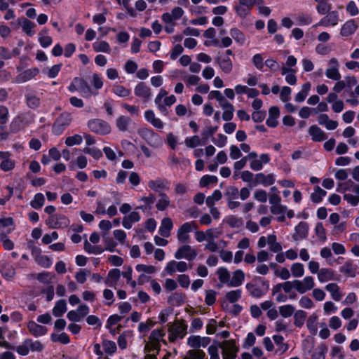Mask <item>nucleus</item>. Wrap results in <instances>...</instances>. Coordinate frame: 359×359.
I'll use <instances>...</instances> for the list:
<instances>
[{"instance_id":"f257e3e1","label":"nucleus","mask_w":359,"mask_h":359,"mask_svg":"<svg viewBox=\"0 0 359 359\" xmlns=\"http://www.w3.org/2000/svg\"><path fill=\"white\" fill-rule=\"evenodd\" d=\"M168 325L170 333L169 340L171 342L175 341L177 338H183L187 334V326L184 321H175Z\"/></svg>"},{"instance_id":"f03ea898","label":"nucleus","mask_w":359,"mask_h":359,"mask_svg":"<svg viewBox=\"0 0 359 359\" xmlns=\"http://www.w3.org/2000/svg\"><path fill=\"white\" fill-rule=\"evenodd\" d=\"M72 121L71 114L68 112L62 113L55 120L53 126V132L54 134L60 135L65 128L70 125Z\"/></svg>"},{"instance_id":"7ed1b4c3","label":"nucleus","mask_w":359,"mask_h":359,"mask_svg":"<svg viewBox=\"0 0 359 359\" xmlns=\"http://www.w3.org/2000/svg\"><path fill=\"white\" fill-rule=\"evenodd\" d=\"M223 359H236L238 348L233 340H225L219 344Z\"/></svg>"},{"instance_id":"20e7f679","label":"nucleus","mask_w":359,"mask_h":359,"mask_svg":"<svg viewBox=\"0 0 359 359\" xmlns=\"http://www.w3.org/2000/svg\"><path fill=\"white\" fill-rule=\"evenodd\" d=\"M88 126L92 132L101 135L108 134L111 131L110 126L101 119L90 120Z\"/></svg>"},{"instance_id":"39448f33","label":"nucleus","mask_w":359,"mask_h":359,"mask_svg":"<svg viewBox=\"0 0 359 359\" xmlns=\"http://www.w3.org/2000/svg\"><path fill=\"white\" fill-rule=\"evenodd\" d=\"M339 63L337 58L332 57L328 61V68L325 71V75L328 79L339 81L341 76L339 71Z\"/></svg>"},{"instance_id":"423d86ee","label":"nucleus","mask_w":359,"mask_h":359,"mask_svg":"<svg viewBox=\"0 0 359 359\" xmlns=\"http://www.w3.org/2000/svg\"><path fill=\"white\" fill-rule=\"evenodd\" d=\"M197 256L195 249L189 245H184L180 247L175 254V257L177 259L184 258L189 261L194 260Z\"/></svg>"},{"instance_id":"0eeeda50","label":"nucleus","mask_w":359,"mask_h":359,"mask_svg":"<svg viewBox=\"0 0 359 359\" xmlns=\"http://www.w3.org/2000/svg\"><path fill=\"white\" fill-rule=\"evenodd\" d=\"M294 283L296 290L300 294H304L311 290L315 286L314 280L312 276H306L302 280H294Z\"/></svg>"},{"instance_id":"6e6552de","label":"nucleus","mask_w":359,"mask_h":359,"mask_svg":"<svg viewBox=\"0 0 359 359\" xmlns=\"http://www.w3.org/2000/svg\"><path fill=\"white\" fill-rule=\"evenodd\" d=\"M210 342V339L206 337L191 336L187 339V344L192 349H200L206 347Z\"/></svg>"},{"instance_id":"1a4fd4ad","label":"nucleus","mask_w":359,"mask_h":359,"mask_svg":"<svg viewBox=\"0 0 359 359\" xmlns=\"http://www.w3.org/2000/svg\"><path fill=\"white\" fill-rule=\"evenodd\" d=\"M135 95L142 99L144 102L148 101L151 96V88L144 82H140L135 87Z\"/></svg>"},{"instance_id":"9d476101","label":"nucleus","mask_w":359,"mask_h":359,"mask_svg":"<svg viewBox=\"0 0 359 359\" xmlns=\"http://www.w3.org/2000/svg\"><path fill=\"white\" fill-rule=\"evenodd\" d=\"M39 73V70L38 68L28 69L17 76L15 79V81L17 83L27 82V81L34 78Z\"/></svg>"},{"instance_id":"9b49d317","label":"nucleus","mask_w":359,"mask_h":359,"mask_svg":"<svg viewBox=\"0 0 359 359\" xmlns=\"http://www.w3.org/2000/svg\"><path fill=\"white\" fill-rule=\"evenodd\" d=\"M339 20V15L337 11L329 12L326 16L323 18L316 26L322 25L325 27L335 26Z\"/></svg>"},{"instance_id":"f8f14e48","label":"nucleus","mask_w":359,"mask_h":359,"mask_svg":"<svg viewBox=\"0 0 359 359\" xmlns=\"http://www.w3.org/2000/svg\"><path fill=\"white\" fill-rule=\"evenodd\" d=\"M216 62L224 73L229 74L231 72L233 64L229 57L222 55L218 56L216 58Z\"/></svg>"},{"instance_id":"ddd939ff","label":"nucleus","mask_w":359,"mask_h":359,"mask_svg":"<svg viewBox=\"0 0 359 359\" xmlns=\"http://www.w3.org/2000/svg\"><path fill=\"white\" fill-rule=\"evenodd\" d=\"M275 182V176L273 174H269L265 175L264 173L260 172L255 175V183L261 184L265 187L273 184Z\"/></svg>"},{"instance_id":"4468645a","label":"nucleus","mask_w":359,"mask_h":359,"mask_svg":"<svg viewBox=\"0 0 359 359\" xmlns=\"http://www.w3.org/2000/svg\"><path fill=\"white\" fill-rule=\"evenodd\" d=\"M75 82L78 86V90H79L85 97H89L92 95L93 92L91 88L86 81L82 78H75Z\"/></svg>"},{"instance_id":"2eb2a0df","label":"nucleus","mask_w":359,"mask_h":359,"mask_svg":"<svg viewBox=\"0 0 359 359\" xmlns=\"http://www.w3.org/2000/svg\"><path fill=\"white\" fill-rule=\"evenodd\" d=\"M358 266L353 261L348 260L340 267V272L350 277H355Z\"/></svg>"},{"instance_id":"dca6fc26","label":"nucleus","mask_w":359,"mask_h":359,"mask_svg":"<svg viewBox=\"0 0 359 359\" xmlns=\"http://www.w3.org/2000/svg\"><path fill=\"white\" fill-rule=\"evenodd\" d=\"M27 328L29 332L35 337L43 336L47 332V329L46 327L38 325L34 321H30L28 323Z\"/></svg>"},{"instance_id":"f3484780","label":"nucleus","mask_w":359,"mask_h":359,"mask_svg":"<svg viewBox=\"0 0 359 359\" xmlns=\"http://www.w3.org/2000/svg\"><path fill=\"white\" fill-rule=\"evenodd\" d=\"M309 133L314 142H321L327 139V135L317 126H312L309 129Z\"/></svg>"},{"instance_id":"a211bd4d","label":"nucleus","mask_w":359,"mask_h":359,"mask_svg":"<svg viewBox=\"0 0 359 359\" xmlns=\"http://www.w3.org/2000/svg\"><path fill=\"white\" fill-rule=\"evenodd\" d=\"M156 197L154 194H149L148 196H143L140 198V201L143 204L137 206L136 209L141 210L143 212L149 211L151 209V205L154 203Z\"/></svg>"},{"instance_id":"6ab92c4d","label":"nucleus","mask_w":359,"mask_h":359,"mask_svg":"<svg viewBox=\"0 0 359 359\" xmlns=\"http://www.w3.org/2000/svg\"><path fill=\"white\" fill-rule=\"evenodd\" d=\"M172 228V222L170 218L165 217L161 221L159 228V233L161 236L167 238L170 236V231Z\"/></svg>"},{"instance_id":"aec40b11","label":"nucleus","mask_w":359,"mask_h":359,"mask_svg":"<svg viewBox=\"0 0 359 359\" xmlns=\"http://www.w3.org/2000/svg\"><path fill=\"white\" fill-rule=\"evenodd\" d=\"M309 226L306 222H300L295 227V233L293 235V238L295 241L305 238L308 234Z\"/></svg>"},{"instance_id":"412c9836","label":"nucleus","mask_w":359,"mask_h":359,"mask_svg":"<svg viewBox=\"0 0 359 359\" xmlns=\"http://www.w3.org/2000/svg\"><path fill=\"white\" fill-rule=\"evenodd\" d=\"M325 290L331 294L332 299L340 301L342 297V293L340 291L339 286L334 283H329L325 286Z\"/></svg>"},{"instance_id":"4be33fe9","label":"nucleus","mask_w":359,"mask_h":359,"mask_svg":"<svg viewBox=\"0 0 359 359\" xmlns=\"http://www.w3.org/2000/svg\"><path fill=\"white\" fill-rule=\"evenodd\" d=\"M334 272L331 269H321L318 273V279L320 283H325L334 279Z\"/></svg>"},{"instance_id":"5701e85b","label":"nucleus","mask_w":359,"mask_h":359,"mask_svg":"<svg viewBox=\"0 0 359 359\" xmlns=\"http://www.w3.org/2000/svg\"><path fill=\"white\" fill-rule=\"evenodd\" d=\"M245 275L244 273L238 269L233 272V276L230 281L228 283V285L230 287H238L242 285L244 280Z\"/></svg>"},{"instance_id":"b1692460","label":"nucleus","mask_w":359,"mask_h":359,"mask_svg":"<svg viewBox=\"0 0 359 359\" xmlns=\"http://www.w3.org/2000/svg\"><path fill=\"white\" fill-rule=\"evenodd\" d=\"M121 276V271L118 269L110 270L108 273L107 278L105 280L107 285L114 287Z\"/></svg>"},{"instance_id":"393cba45","label":"nucleus","mask_w":359,"mask_h":359,"mask_svg":"<svg viewBox=\"0 0 359 359\" xmlns=\"http://www.w3.org/2000/svg\"><path fill=\"white\" fill-rule=\"evenodd\" d=\"M182 359H208L205 353L201 349L189 350Z\"/></svg>"},{"instance_id":"a878e982","label":"nucleus","mask_w":359,"mask_h":359,"mask_svg":"<svg viewBox=\"0 0 359 359\" xmlns=\"http://www.w3.org/2000/svg\"><path fill=\"white\" fill-rule=\"evenodd\" d=\"M357 29V25L355 24L354 20H351L347 21L341 27V34L344 36L351 35Z\"/></svg>"},{"instance_id":"bb28decb","label":"nucleus","mask_w":359,"mask_h":359,"mask_svg":"<svg viewBox=\"0 0 359 359\" xmlns=\"http://www.w3.org/2000/svg\"><path fill=\"white\" fill-rule=\"evenodd\" d=\"M158 196L159 199L156 205V207L157 210L163 211L170 205V198L167 194L163 192H160Z\"/></svg>"},{"instance_id":"cd10ccee","label":"nucleus","mask_w":359,"mask_h":359,"mask_svg":"<svg viewBox=\"0 0 359 359\" xmlns=\"http://www.w3.org/2000/svg\"><path fill=\"white\" fill-rule=\"evenodd\" d=\"M267 244L269 245V250L273 252H280L283 250L280 243L277 242L276 236L273 234L268 236Z\"/></svg>"},{"instance_id":"c85d7f7f","label":"nucleus","mask_w":359,"mask_h":359,"mask_svg":"<svg viewBox=\"0 0 359 359\" xmlns=\"http://www.w3.org/2000/svg\"><path fill=\"white\" fill-rule=\"evenodd\" d=\"M67 311V303L65 299H60L56 302L55 306L53 309V314L55 317L62 316Z\"/></svg>"},{"instance_id":"c756f323","label":"nucleus","mask_w":359,"mask_h":359,"mask_svg":"<svg viewBox=\"0 0 359 359\" xmlns=\"http://www.w3.org/2000/svg\"><path fill=\"white\" fill-rule=\"evenodd\" d=\"M167 184L168 182L166 180L161 179L151 180L148 183L149 187L156 191H158L161 189H168Z\"/></svg>"},{"instance_id":"7c9ffc66","label":"nucleus","mask_w":359,"mask_h":359,"mask_svg":"<svg viewBox=\"0 0 359 359\" xmlns=\"http://www.w3.org/2000/svg\"><path fill=\"white\" fill-rule=\"evenodd\" d=\"M131 119L126 116H121L116 120V127L120 131L124 132L128 130Z\"/></svg>"},{"instance_id":"2f4dec72","label":"nucleus","mask_w":359,"mask_h":359,"mask_svg":"<svg viewBox=\"0 0 359 359\" xmlns=\"http://www.w3.org/2000/svg\"><path fill=\"white\" fill-rule=\"evenodd\" d=\"M326 194L327 192L325 190L316 186L314 188V192L311 194V199L313 203H318Z\"/></svg>"},{"instance_id":"473e14b6","label":"nucleus","mask_w":359,"mask_h":359,"mask_svg":"<svg viewBox=\"0 0 359 359\" xmlns=\"http://www.w3.org/2000/svg\"><path fill=\"white\" fill-rule=\"evenodd\" d=\"M1 274L6 280H11L15 275V269L12 265L5 264L2 267Z\"/></svg>"},{"instance_id":"72a5a7b5","label":"nucleus","mask_w":359,"mask_h":359,"mask_svg":"<svg viewBox=\"0 0 359 359\" xmlns=\"http://www.w3.org/2000/svg\"><path fill=\"white\" fill-rule=\"evenodd\" d=\"M311 88V84L309 83H304L300 92H299L295 96V101L297 102H303Z\"/></svg>"},{"instance_id":"f704fd0d","label":"nucleus","mask_w":359,"mask_h":359,"mask_svg":"<svg viewBox=\"0 0 359 359\" xmlns=\"http://www.w3.org/2000/svg\"><path fill=\"white\" fill-rule=\"evenodd\" d=\"M93 47L95 52L109 53L111 50L109 44L104 41L95 42Z\"/></svg>"},{"instance_id":"c9c22d12","label":"nucleus","mask_w":359,"mask_h":359,"mask_svg":"<svg viewBox=\"0 0 359 359\" xmlns=\"http://www.w3.org/2000/svg\"><path fill=\"white\" fill-rule=\"evenodd\" d=\"M294 324L297 327H300L304 323V321L306 318V313L302 310H298L294 313Z\"/></svg>"},{"instance_id":"e433bc0d","label":"nucleus","mask_w":359,"mask_h":359,"mask_svg":"<svg viewBox=\"0 0 359 359\" xmlns=\"http://www.w3.org/2000/svg\"><path fill=\"white\" fill-rule=\"evenodd\" d=\"M19 23L22 24V30L27 35L32 36L33 32L32 29L34 27L35 25L32 22L28 20L26 18H23L22 20H19Z\"/></svg>"},{"instance_id":"4c0bfd02","label":"nucleus","mask_w":359,"mask_h":359,"mask_svg":"<svg viewBox=\"0 0 359 359\" xmlns=\"http://www.w3.org/2000/svg\"><path fill=\"white\" fill-rule=\"evenodd\" d=\"M327 350L325 344H320L313 351L311 358L312 359H325V353Z\"/></svg>"},{"instance_id":"58836bf2","label":"nucleus","mask_w":359,"mask_h":359,"mask_svg":"<svg viewBox=\"0 0 359 359\" xmlns=\"http://www.w3.org/2000/svg\"><path fill=\"white\" fill-rule=\"evenodd\" d=\"M292 275L295 278L302 277L304 274V268L301 263H294L291 266Z\"/></svg>"},{"instance_id":"ea45409f","label":"nucleus","mask_w":359,"mask_h":359,"mask_svg":"<svg viewBox=\"0 0 359 359\" xmlns=\"http://www.w3.org/2000/svg\"><path fill=\"white\" fill-rule=\"evenodd\" d=\"M8 118V109L4 106H0V129L3 130Z\"/></svg>"},{"instance_id":"a19ab883","label":"nucleus","mask_w":359,"mask_h":359,"mask_svg":"<svg viewBox=\"0 0 359 359\" xmlns=\"http://www.w3.org/2000/svg\"><path fill=\"white\" fill-rule=\"evenodd\" d=\"M112 91L115 95L121 97H126L130 95V90L121 85L114 86Z\"/></svg>"},{"instance_id":"79ce46f5","label":"nucleus","mask_w":359,"mask_h":359,"mask_svg":"<svg viewBox=\"0 0 359 359\" xmlns=\"http://www.w3.org/2000/svg\"><path fill=\"white\" fill-rule=\"evenodd\" d=\"M164 335L165 332L163 330H154L151 332L149 336V340L158 344H160V341H162L165 344L166 342L163 339Z\"/></svg>"},{"instance_id":"37998d69","label":"nucleus","mask_w":359,"mask_h":359,"mask_svg":"<svg viewBox=\"0 0 359 359\" xmlns=\"http://www.w3.org/2000/svg\"><path fill=\"white\" fill-rule=\"evenodd\" d=\"M44 201L45 198L43 195L41 193H39L34 196V199L30 203V205L33 208L39 209L43 205Z\"/></svg>"},{"instance_id":"c03bdc74","label":"nucleus","mask_w":359,"mask_h":359,"mask_svg":"<svg viewBox=\"0 0 359 359\" xmlns=\"http://www.w3.org/2000/svg\"><path fill=\"white\" fill-rule=\"evenodd\" d=\"M246 288L252 296L257 298L262 297L264 294L262 289L255 284L248 283L246 285Z\"/></svg>"},{"instance_id":"a18cd8bd","label":"nucleus","mask_w":359,"mask_h":359,"mask_svg":"<svg viewBox=\"0 0 359 359\" xmlns=\"http://www.w3.org/2000/svg\"><path fill=\"white\" fill-rule=\"evenodd\" d=\"M26 344L29 351L41 352L43 349V344L39 341H33L32 339H27Z\"/></svg>"},{"instance_id":"49530a36","label":"nucleus","mask_w":359,"mask_h":359,"mask_svg":"<svg viewBox=\"0 0 359 359\" xmlns=\"http://www.w3.org/2000/svg\"><path fill=\"white\" fill-rule=\"evenodd\" d=\"M55 220L57 229L65 228L69 224V219L64 215L55 214Z\"/></svg>"},{"instance_id":"de8ad7c7","label":"nucleus","mask_w":359,"mask_h":359,"mask_svg":"<svg viewBox=\"0 0 359 359\" xmlns=\"http://www.w3.org/2000/svg\"><path fill=\"white\" fill-rule=\"evenodd\" d=\"M84 250L88 253L95 255L100 254L104 251L102 247L92 245L88 241L84 242Z\"/></svg>"},{"instance_id":"09e8293b","label":"nucleus","mask_w":359,"mask_h":359,"mask_svg":"<svg viewBox=\"0 0 359 359\" xmlns=\"http://www.w3.org/2000/svg\"><path fill=\"white\" fill-rule=\"evenodd\" d=\"M222 198V193L219 190H215L212 196L207 197L206 204L209 208L214 206L215 201H218Z\"/></svg>"},{"instance_id":"8fccbe9b","label":"nucleus","mask_w":359,"mask_h":359,"mask_svg":"<svg viewBox=\"0 0 359 359\" xmlns=\"http://www.w3.org/2000/svg\"><path fill=\"white\" fill-rule=\"evenodd\" d=\"M102 344L104 352L108 354H113L116 351V344L112 341L103 340Z\"/></svg>"},{"instance_id":"3c124183","label":"nucleus","mask_w":359,"mask_h":359,"mask_svg":"<svg viewBox=\"0 0 359 359\" xmlns=\"http://www.w3.org/2000/svg\"><path fill=\"white\" fill-rule=\"evenodd\" d=\"M27 104L29 107L35 109L40 104V99L36 95L28 94L26 96Z\"/></svg>"},{"instance_id":"603ef678","label":"nucleus","mask_w":359,"mask_h":359,"mask_svg":"<svg viewBox=\"0 0 359 359\" xmlns=\"http://www.w3.org/2000/svg\"><path fill=\"white\" fill-rule=\"evenodd\" d=\"M294 311V308L290 304L279 307V313L284 318L290 317Z\"/></svg>"},{"instance_id":"864d4df0","label":"nucleus","mask_w":359,"mask_h":359,"mask_svg":"<svg viewBox=\"0 0 359 359\" xmlns=\"http://www.w3.org/2000/svg\"><path fill=\"white\" fill-rule=\"evenodd\" d=\"M22 122V119L20 116H18L10 124V131L11 133H15L18 132L21 128V124Z\"/></svg>"},{"instance_id":"5fc2aeb1","label":"nucleus","mask_w":359,"mask_h":359,"mask_svg":"<svg viewBox=\"0 0 359 359\" xmlns=\"http://www.w3.org/2000/svg\"><path fill=\"white\" fill-rule=\"evenodd\" d=\"M184 295L182 293L175 292L168 297V303L171 304H181L184 302Z\"/></svg>"},{"instance_id":"6e6d98bb","label":"nucleus","mask_w":359,"mask_h":359,"mask_svg":"<svg viewBox=\"0 0 359 359\" xmlns=\"http://www.w3.org/2000/svg\"><path fill=\"white\" fill-rule=\"evenodd\" d=\"M219 280L221 283H227L230 281L229 272L225 268H219L217 271Z\"/></svg>"},{"instance_id":"4d7b16f0","label":"nucleus","mask_w":359,"mask_h":359,"mask_svg":"<svg viewBox=\"0 0 359 359\" xmlns=\"http://www.w3.org/2000/svg\"><path fill=\"white\" fill-rule=\"evenodd\" d=\"M235 10L238 15L242 18H245L251 11L248 6L241 4L238 2V5L235 6Z\"/></svg>"},{"instance_id":"13d9d810","label":"nucleus","mask_w":359,"mask_h":359,"mask_svg":"<svg viewBox=\"0 0 359 359\" xmlns=\"http://www.w3.org/2000/svg\"><path fill=\"white\" fill-rule=\"evenodd\" d=\"M241 297V290H232L226 294V298L231 303L236 302Z\"/></svg>"},{"instance_id":"bf43d9fd","label":"nucleus","mask_w":359,"mask_h":359,"mask_svg":"<svg viewBox=\"0 0 359 359\" xmlns=\"http://www.w3.org/2000/svg\"><path fill=\"white\" fill-rule=\"evenodd\" d=\"M230 34L238 43H243L245 40L244 34L237 28L231 29Z\"/></svg>"},{"instance_id":"052dcab7","label":"nucleus","mask_w":359,"mask_h":359,"mask_svg":"<svg viewBox=\"0 0 359 359\" xmlns=\"http://www.w3.org/2000/svg\"><path fill=\"white\" fill-rule=\"evenodd\" d=\"M217 126L208 127L202 132L201 135L203 136V144H205L208 138L215 134V133L217 130Z\"/></svg>"},{"instance_id":"680f3d73","label":"nucleus","mask_w":359,"mask_h":359,"mask_svg":"<svg viewBox=\"0 0 359 359\" xmlns=\"http://www.w3.org/2000/svg\"><path fill=\"white\" fill-rule=\"evenodd\" d=\"M316 2L318 3V6H317V11L318 12L321 14V15H324V14H326L327 13H328L330 8H331V5L330 4H327V2L325 1H316Z\"/></svg>"},{"instance_id":"e2e57ef3","label":"nucleus","mask_w":359,"mask_h":359,"mask_svg":"<svg viewBox=\"0 0 359 359\" xmlns=\"http://www.w3.org/2000/svg\"><path fill=\"white\" fill-rule=\"evenodd\" d=\"M83 138L80 135H74L73 136L68 137L65 140V144L69 146H73L76 144H80L82 142Z\"/></svg>"},{"instance_id":"0e129e2a","label":"nucleus","mask_w":359,"mask_h":359,"mask_svg":"<svg viewBox=\"0 0 359 359\" xmlns=\"http://www.w3.org/2000/svg\"><path fill=\"white\" fill-rule=\"evenodd\" d=\"M297 20L300 25H307L312 22V18L308 14L301 13L297 17Z\"/></svg>"},{"instance_id":"69168bd1","label":"nucleus","mask_w":359,"mask_h":359,"mask_svg":"<svg viewBox=\"0 0 359 359\" xmlns=\"http://www.w3.org/2000/svg\"><path fill=\"white\" fill-rule=\"evenodd\" d=\"M238 189L235 187H229L225 193V196L227 198V201L236 200L238 196Z\"/></svg>"},{"instance_id":"338daca9","label":"nucleus","mask_w":359,"mask_h":359,"mask_svg":"<svg viewBox=\"0 0 359 359\" xmlns=\"http://www.w3.org/2000/svg\"><path fill=\"white\" fill-rule=\"evenodd\" d=\"M155 323L151 319H148L145 323H140L138 327V330L141 333L147 332L151 327L154 325Z\"/></svg>"},{"instance_id":"774afa93","label":"nucleus","mask_w":359,"mask_h":359,"mask_svg":"<svg viewBox=\"0 0 359 359\" xmlns=\"http://www.w3.org/2000/svg\"><path fill=\"white\" fill-rule=\"evenodd\" d=\"M0 240L3 243V245L6 250H11L14 247V243L8 238L5 233H0Z\"/></svg>"}]
</instances>
